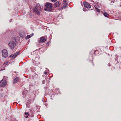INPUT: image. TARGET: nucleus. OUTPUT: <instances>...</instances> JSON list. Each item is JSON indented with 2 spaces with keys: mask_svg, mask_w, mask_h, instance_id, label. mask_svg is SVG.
Here are the masks:
<instances>
[{
  "mask_svg": "<svg viewBox=\"0 0 121 121\" xmlns=\"http://www.w3.org/2000/svg\"><path fill=\"white\" fill-rule=\"evenodd\" d=\"M42 8L39 4H36L33 9V11L35 13L38 15H39L40 13V12L42 10Z\"/></svg>",
  "mask_w": 121,
  "mask_h": 121,
  "instance_id": "obj_1",
  "label": "nucleus"
},
{
  "mask_svg": "<svg viewBox=\"0 0 121 121\" xmlns=\"http://www.w3.org/2000/svg\"><path fill=\"white\" fill-rule=\"evenodd\" d=\"M2 53V56L4 58L7 57L8 55V51L6 49H4L1 51Z\"/></svg>",
  "mask_w": 121,
  "mask_h": 121,
  "instance_id": "obj_2",
  "label": "nucleus"
},
{
  "mask_svg": "<svg viewBox=\"0 0 121 121\" xmlns=\"http://www.w3.org/2000/svg\"><path fill=\"white\" fill-rule=\"evenodd\" d=\"M16 45L15 42L13 41H10L8 44L9 46L12 49H13Z\"/></svg>",
  "mask_w": 121,
  "mask_h": 121,
  "instance_id": "obj_3",
  "label": "nucleus"
},
{
  "mask_svg": "<svg viewBox=\"0 0 121 121\" xmlns=\"http://www.w3.org/2000/svg\"><path fill=\"white\" fill-rule=\"evenodd\" d=\"M38 40L39 43H43L46 41V39L45 38L42 37H41Z\"/></svg>",
  "mask_w": 121,
  "mask_h": 121,
  "instance_id": "obj_4",
  "label": "nucleus"
},
{
  "mask_svg": "<svg viewBox=\"0 0 121 121\" xmlns=\"http://www.w3.org/2000/svg\"><path fill=\"white\" fill-rule=\"evenodd\" d=\"M84 7L87 8H91V5L87 2H85L84 3Z\"/></svg>",
  "mask_w": 121,
  "mask_h": 121,
  "instance_id": "obj_5",
  "label": "nucleus"
},
{
  "mask_svg": "<svg viewBox=\"0 0 121 121\" xmlns=\"http://www.w3.org/2000/svg\"><path fill=\"white\" fill-rule=\"evenodd\" d=\"M46 7L47 8L50 9L52 8V4L49 3H48L46 4L45 5Z\"/></svg>",
  "mask_w": 121,
  "mask_h": 121,
  "instance_id": "obj_6",
  "label": "nucleus"
},
{
  "mask_svg": "<svg viewBox=\"0 0 121 121\" xmlns=\"http://www.w3.org/2000/svg\"><path fill=\"white\" fill-rule=\"evenodd\" d=\"M19 53L20 52H16V53H15L14 54V55H11L10 56V57H12L13 58H14L15 57L17 56L19 54Z\"/></svg>",
  "mask_w": 121,
  "mask_h": 121,
  "instance_id": "obj_7",
  "label": "nucleus"
},
{
  "mask_svg": "<svg viewBox=\"0 0 121 121\" xmlns=\"http://www.w3.org/2000/svg\"><path fill=\"white\" fill-rule=\"evenodd\" d=\"M60 3V2L57 1L55 3L54 5V7L55 8L58 7L59 6Z\"/></svg>",
  "mask_w": 121,
  "mask_h": 121,
  "instance_id": "obj_8",
  "label": "nucleus"
},
{
  "mask_svg": "<svg viewBox=\"0 0 121 121\" xmlns=\"http://www.w3.org/2000/svg\"><path fill=\"white\" fill-rule=\"evenodd\" d=\"M19 78L18 77H16L14 79L13 83H16L18 82L19 81Z\"/></svg>",
  "mask_w": 121,
  "mask_h": 121,
  "instance_id": "obj_9",
  "label": "nucleus"
},
{
  "mask_svg": "<svg viewBox=\"0 0 121 121\" xmlns=\"http://www.w3.org/2000/svg\"><path fill=\"white\" fill-rule=\"evenodd\" d=\"M6 81L5 80H4L3 82H2L1 85V86L2 87L6 85Z\"/></svg>",
  "mask_w": 121,
  "mask_h": 121,
  "instance_id": "obj_10",
  "label": "nucleus"
},
{
  "mask_svg": "<svg viewBox=\"0 0 121 121\" xmlns=\"http://www.w3.org/2000/svg\"><path fill=\"white\" fill-rule=\"evenodd\" d=\"M104 15L106 17H108L109 16V15L105 12H104L103 13Z\"/></svg>",
  "mask_w": 121,
  "mask_h": 121,
  "instance_id": "obj_11",
  "label": "nucleus"
},
{
  "mask_svg": "<svg viewBox=\"0 0 121 121\" xmlns=\"http://www.w3.org/2000/svg\"><path fill=\"white\" fill-rule=\"evenodd\" d=\"M64 4H65L61 8H60V9L61 8L62 9H63V8H66V6L67 5V4L66 3Z\"/></svg>",
  "mask_w": 121,
  "mask_h": 121,
  "instance_id": "obj_12",
  "label": "nucleus"
},
{
  "mask_svg": "<svg viewBox=\"0 0 121 121\" xmlns=\"http://www.w3.org/2000/svg\"><path fill=\"white\" fill-rule=\"evenodd\" d=\"M95 10L97 11V12H99V13H100V11L99 10V9L96 6H95Z\"/></svg>",
  "mask_w": 121,
  "mask_h": 121,
  "instance_id": "obj_13",
  "label": "nucleus"
},
{
  "mask_svg": "<svg viewBox=\"0 0 121 121\" xmlns=\"http://www.w3.org/2000/svg\"><path fill=\"white\" fill-rule=\"evenodd\" d=\"M19 37H16L15 38V40L16 42H17L19 41Z\"/></svg>",
  "mask_w": 121,
  "mask_h": 121,
  "instance_id": "obj_14",
  "label": "nucleus"
},
{
  "mask_svg": "<svg viewBox=\"0 0 121 121\" xmlns=\"http://www.w3.org/2000/svg\"><path fill=\"white\" fill-rule=\"evenodd\" d=\"M31 37L30 35H28L26 37L25 39H28L29 38H30Z\"/></svg>",
  "mask_w": 121,
  "mask_h": 121,
  "instance_id": "obj_15",
  "label": "nucleus"
},
{
  "mask_svg": "<svg viewBox=\"0 0 121 121\" xmlns=\"http://www.w3.org/2000/svg\"><path fill=\"white\" fill-rule=\"evenodd\" d=\"M25 115H27L30 116V115L29 114V112H25Z\"/></svg>",
  "mask_w": 121,
  "mask_h": 121,
  "instance_id": "obj_16",
  "label": "nucleus"
},
{
  "mask_svg": "<svg viewBox=\"0 0 121 121\" xmlns=\"http://www.w3.org/2000/svg\"><path fill=\"white\" fill-rule=\"evenodd\" d=\"M46 71H45L44 72V73L45 74H47V72L48 71H49V70L48 69H47V70H46Z\"/></svg>",
  "mask_w": 121,
  "mask_h": 121,
  "instance_id": "obj_17",
  "label": "nucleus"
},
{
  "mask_svg": "<svg viewBox=\"0 0 121 121\" xmlns=\"http://www.w3.org/2000/svg\"><path fill=\"white\" fill-rule=\"evenodd\" d=\"M66 0H64L63 2V4H65L66 3Z\"/></svg>",
  "mask_w": 121,
  "mask_h": 121,
  "instance_id": "obj_18",
  "label": "nucleus"
},
{
  "mask_svg": "<svg viewBox=\"0 0 121 121\" xmlns=\"http://www.w3.org/2000/svg\"><path fill=\"white\" fill-rule=\"evenodd\" d=\"M8 62L6 61V62H4V64L6 65L7 63H8Z\"/></svg>",
  "mask_w": 121,
  "mask_h": 121,
  "instance_id": "obj_19",
  "label": "nucleus"
},
{
  "mask_svg": "<svg viewBox=\"0 0 121 121\" xmlns=\"http://www.w3.org/2000/svg\"><path fill=\"white\" fill-rule=\"evenodd\" d=\"M45 81L44 80H43V82H42L43 83V84H44L45 83Z\"/></svg>",
  "mask_w": 121,
  "mask_h": 121,
  "instance_id": "obj_20",
  "label": "nucleus"
},
{
  "mask_svg": "<svg viewBox=\"0 0 121 121\" xmlns=\"http://www.w3.org/2000/svg\"><path fill=\"white\" fill-rule=\"evenodd\" d=\"M44 10L45 11H47V10L48 11L49 10L47 8H45Z\"/></svg>",
  "mask_w": 121,
  "mask_h": 121,
  "instance_id": "obj_21",
  "label": "nucleus"
},
{
  "mask_svg": "<svg viewBox=\"0 0 121 121\" xmlns=\"http://www.w3.org/2000/svg\"><path fill=\"white\" fill-rule=\"evenodd\" d=\"M83 10L84 11H86L84 8H83Z\"/></svg>",
  "mask_w": 121,
  "mask_h": 121,
  "instance_id": "obj_22",
  "label": "nucleus"
},
{
  "mask_svg": "<svg viewBox=\"0 0 121 121\" xmlns=\"http://www.w3.org/2000/svg\"><path fill=\"white\" fill-rule=\"evenodd\" d=\"M34 35V34L33 33H32L30 35V36H31V37H32Z\"/></svg>",
  "mask_w": 121,
  "mask_h": 121,
  "instance_id": "obj_23",
  "label": "nucleus"
},
{
  "mask_svg": "<svg viewBox=\"0 0 121 121\" xmlns=\"http://www.w3.org/2000/svg\"><path fill=\"white\" fill-rule=\"evenodd\" d=\"M53 2H55L56 0H51Z\"/></svg>",
  "mask_w": 121,
  "mask_h": 121,
  "instance_id": "obj_24",
  "label": "nucleus"
},
{
  "mask_svg": "<svg viewBox=\"0 0 121 121\" xmlns=\"http://www.w3.org/2000/svg\"><path fill=\"white\" fill-rule=\"evenodd\" d=\"M28 116H28V115H26V116H25V118H28Z\"/></svg>",
  "mask_w": 121,
  "mask_h": 121,
  "instance_id": "obj_25",
  "label": "nucleus"
},
{
  "mask_svg": "<svg viewBox=\"0 0 121 121\" xmlns=\"http://www.w3.org/2000/svg\"><path fill=\"white\" fill-rule=\"evenodd\" d=\"M108 66H110V64H108Z\"/></svg>",
  "mask_w": 121,
  "mask_h": 121,
  "instance_id": "obj_26",
  "label": "nucleus"
},
{
  "mask_svg": "<svg viewBox=\"0 0 121 121\" xmlns=\"http://www.w3.org/2000/svg\"><path fill=\"white\" fill-rule=\"evenodd\" d=\"M2 70H3V69H1V70H0V71H2Z\"/></svg>",
  "mask_w": 121,
  "mask_h": 121,
  "instance_id": "obj_27",
  "label": "nucleus"
},
{
  "mask_svg": "<svg viewBox=\"0 0 121 121\" xmlns=\"http://www.w3.org/2000/svg\"><path fill=\"white\" fill-rule=\"evenodd\" d=\"M2 80H1V81L0 80V83L1 82V81Z\"/></svg>",
  "mask_w": 121,
  "mask_h": 121,
  "instance_id": "obj_28",
  "label": "nucleus"
},
{
  "mask_svg": "<svg viewBox=\"0 0 121 121\" xmlns=\"http://www.w3.org/2000/svg\"><path fill=\"white\" fill-rule=\"evenodd\" d=\"M5 77V76H4V78H5V77Z\"/></svg>",
  "mask_w": 121,
  "mask_h": 121,
  "instance_id": "obj_29",
  "label": "nucleus"
},
{
  "mask_svg": "<svg viewBox=\"0 0 121 121\" xmlns=\"http://www.w3.org/2000/svg\"><path fill=\"white\" fill-rule=\"evenodd\" d=\"M92 64L93 65H94V64H93V62H92Z\"/></svg>",
  "mask_w": 121,
  "mask_h": 121,
  "instance_id": "obj_30",
  "label": "nucleus"
}]
</instances>
